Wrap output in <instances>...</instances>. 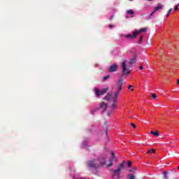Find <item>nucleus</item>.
<instances>
[{
    "instance_id": "1",
    "label": "nucleus",
    "mask_w": 179,
    "mask_h": 179,
    "mask_svg": "<svg viewBox=\"0 0 179 179\" xmlns=\"http://www.w3.org/2000/svg\"><path fill=\"white\" fill-rule=\"evenodd\" d=\"M122 83H124V80H122V78H120L116 82L117 90L116 92H113V104L112 105L113 108H117V99L120 96V93L121 90H122Z\"/></svg>"
},
{
    "instance_id": "2",
    "label": "nucleus",
    "mask_w": 179,
    "mask_h": 179,
    "mask_svg": "<svg viewBox=\"0 0 179 179\" xmlns=\"http://www.w3.org/2000/svg\"><path fill=\"white\" fill-rule=\"evenodd\" d=\"M100 108H102V113H106L107 111V108H108V104L106 103L105 102H101L99 103V108H96L91 111L92 114H94L96 111H98V110H100Z\"/></svg>"
},
{
    "instance_id": "3",
    "label": "nucleus",
    "mask_w": 179,
    "mask_h": 179,
    "mask_svg": "<svg viewBox=\"0 0 179 179\" xmlns=\"http://www.w3.org/2000/svg\"><path fill=\"white\" fill-rule=\"evenodd\" d=\"M87 164H88V166L91 169H99V167H100V164L96 162L95 159L88 161Z\"/></svg>"
},
{
    "instance_id": "4",
    "label": "nucleus",
    "mask_w": 179,
    "mask_h": 179,
    "mask_svg": "<svg viewBox=\"0 0 179 179\" xmlns=\"http://www.w3.org/2000/svg\"><path fill=\"white\" fill-rule=\"evenodd\" d=\"M104 100H106V101H109L110 103V108L112 110H115V108H113V104H114V101H113V92L111 94H108L105 97Z\"/></svg>"
},
{
    "instance_id": "5",
    "label": "nucleus",
    "mask_w": 179,
    "mask_h": 179,
    "mask_svg": "<svg viewBox=\"0 0 179 179\" xmlns=\"http://www.w3.org/2000/svg\"><path fill=\"white\" fill-rule=\"evenodd\" d=\"M122 66L123 74L120 76V78H122L123 75H129L130 72L128 71V69L127 68V63L125 62V61H124L122 63Z\"/></svg>"
},
{
    "instance_id": "6",
    "label": "nucleus",
    "mask_w": 179,
    "mask_h": 179,
    "mask_svg": "<svg viewBox=\"0 0 179 179\" xmlns=\"http://www.w3.org/2000/svg\"><path fill=\"white\" fill-rule=\"evenodd\" d=\"M113 162H117V158H115V154L114 152H111V157L109 159V164H108V167H111L113 166Z\"/></svg>"
},
{
    "instance_id": "7",
    "label": "nucleus",
    "mask_w": 179,
    "mask_h": 179,
    "mask_svg": "<svg viewBox=\"0 0 179 179\" xmlns=\"http://www.w3.org/2000/svg\"><path fill=\"white\" fill-rule=\"evenodd\" d=\"M137 36L138 35L136 34V32L135 31L133 32V34L124 35V37H125L126 38H129L130 40H134V38H136Z\"/></svg>"
},
{
    "instance_id": "8",
    "label": "nucleus",
    "mask_w": 179,
    "mask_h": 179,
    "mask_svg": "<svg viewBox=\"0 0 179 179\" xmlns=\"http://www.w3.org/2000/svg\"><path fill=\"white\" fill-rule=\"evenodd\" d=\"M117 69H118V65L117 64H114L109 67L108 72H110V73L117 72Z\"/></svg>"
},
{
    "instance_id": "9",
    "label": "nucleus",
    "mask_w": 179,
    "mask_h": 179,
    "mask_svg": "<svg viewBox=\"0 0 179 179\" xmlns=\"http://www.w3.org/2000/svg\"><path fill=\"white\" fill-rule=\"evenodd\" d=\"M107 160L106 159V158L103 157H99L98 158V164H99V166H104V164H106Z\"/></svg>"
},
{
    "instance_id": "10",
    "label": "nucleus",
    "mask_w": 179,
    "mask_h": 179,
    "mask_svg": "<svg viewBox=\"0 0 179 179\" xmlns=\"http://www.w3.org/2000/svg\"><path fill=\"white\" fill-rule=\"evenodd\" d=\"M163 4H158L157 7L155 8V10L151 13L150 16L152 15H155L157 10H160V9H162Z\"/></svg>"
},
{
    "instance_id": "11",
    "label": "nucleus",
    "mask_w": 179,
    "mask_h": 179,
    "mask_svg": "<svg viewBox=\"0 0 179 179\" xmlns=\"http://www.w3.org/2000/svg\"><path fill=\"white\" fill-rule=\"evenodd\" d=\"M138 58V55L134 54L133 55V58L130 59V61L129 62V64L130 65H134V64H135V61H136V59Z\"/></svg>"
},
{
    "instance_id": "12",
    "label": "nucleus",
    "mask_w": 179,
    "mask_h": 179,
    "mask_svg": "<svg viewBox=\"0 0 179 179\" xmlns=\"http://www.w3.org/2000/svg\"><path fill=\"white\" fill-rule=\"evenodd\" d=\"M135 31L136 32V34L138 36V34H140V33H145V31H148V28L146 27L141 28L138 30H136Z\"/></svg>"
},
{
    "instance_id": "13",
    "label": "nucleus",
    "mask_w": 179,
    "mask_h": 179,
    "mask_svg": "<svg viewBox=\"0 0 179 179\" xmlns=\"http://www.w3.org/2000/svg\"><path fill=\"white\" fill-rule=\"evenodd\" d=\"M110 171L113 173L114 176H120L121 173V171L118 168L117 169H110Z\"/></svg>"
},
{
    "instance_id": "14",
    "label": "nucleus",
    "mask_w": 179,
    "mask_h": 179,
    "mask_svg": "<svg viewBox=\"0 0 179 179\" xmlns=\"http://www.w3.org/2000/svg\"><path fill=\"white\" fill-rule=\"evenodd\" d=\"M94 92L96 97H100L101 96V91L99 89L95 88L94 90Z\"/></svg>"
},
{
    "instance_id": "15",
    "label": "nucleus",
    "mask_w": 179,
    "mask_h": 179,
    "mask_svg": "<svg viewBox=\"0 0 179 179\" xmlns=\"http://www.w3.org/2000/svg\"><path fill=\"white\" fill-rule=\"evenodd\" d=\"M124 166H125V162L123 161L122 163L120 164L117 169H119L120 171H121V170H122V169H124Z\"/></svg>"
},
{
    "instance_id": "16",
    "label": "nucleus",
    "mask_w": 179,
    "mask_h": 179,
    "mask_svg": "<svg viewBox=\"0 0 179 179\" xmlns=\"http://www.w3.org/2000/svg\"><path fill=\"white\" fill-rule=\"evenodd\" d=\"M126 13H127V15H131V17H134V13H135L134 12V10H128L126 11Z\"/></svg>"
},
{
    "instance_id": "17",
    "label": "nucleus",
    "mask_w": 179,
    "mask_h": 179,
    "mask_svg": "<svg viewBox=\"0 0 179 179\" xmlns=\"http://www.w3.org/2000/svg\"><path fill=\"white\" fill-rule=\"evenodd\" d=\"M100 92H101V96H103V94H106V93L108 92V89L104 88V89H102Z\"/></svg>"
},
{
    "instance_id": "18",
    "label": "nucleus",
    "mask_w": 179,
    "mask_h": 179,
    "mask_svg": "<svg viewBox=\"0 0 179 179\" xmlns=\"http://www.w3.org/2000/svg\"><path fill=\"white\" fill-rule=\"evenodd\" d=\"M127 178L128 179H135V176L132 175V173H129L127 175Z\"/></svg>"
},
{
    "instance_id": "19",
    "label": "nucleus",
    "mask_w": 179,
    "mask_h": 179,
    "mask_svg": "<svg viewBox=\"0 0 179 179\" xmlns=\"http://www.w3.org/2000/svg\"><path fill=\"white\" fill-rule=\"evenodd\" d=\"M150 134L152 135H154V136H159V132H157V131H151Z\"/></svg>"
},
{
    "instance_id": "20",
    "label": "nucleus",
    "mask_w": 179,
    "mask_h": 179,
    "mask_svg": "<svg viewBox=\"0 0 179 179\" xmlns=\"http://www.w3.org/2000/svg\"><path fill=\"white\" fill-rule=\"evenodd\" d=\"M155 152H156V150H155V149H151V150H148L147 154H148V155H150V154H152V153H155Z\"/></svg>"
},
{
    "instance_id": "21",
    "label": "nucleus",
    "mask_w": 179,
    "mask_h": 179,
    "mask_svg": "<svg viewBox=\"0 0 179 179\" xmlns=\"http://www.w3.org/2000/svg\"><path fill=\"white\" fill-rule=\"evenodd\" d=\"M108 79H110V76L103 77L102 82H106V80H108Z\"/></svg>"
},
{
    "instance_id": "22",
    "label": "nucleus",
    "mask_w": 179,
    "mask_h": 179,
    "mask_svg": "<svg viewBox=\"0 0 179 179\" xmlns=\"http://www.w3.org/2000/svg\"><path fill=\"white\" fill-rule=\"evenodd\" d=\"M142 40H143V36L141 35L139 38V41L138 42V44H142Z\"/></svg>"
},
{
    "instance_id": "23",
    "label": "nucleus",
    "mask_w": 179,
    "mask_h": 179,
    "mask_svg": "<svg viewBox=\"0 0 179 179\" xmlns=\"http://www.w3.org/2000/svg\"><path fill=\"white\" fill-rule=\"evenodd\" d=\"M173 11V8H170L168 11V13L166 14V17H169L170 16V13Z\"/></svg>"
},
{
    "instance_id": "24",
    "label": "nucleus",
    "mask_w": 179,
    "mask_h": 179,
    "mask_svg": "<svg viewBox=\"0 0 179 179\" xmlns=\"http://www.w3.org/2000/svg\"><path fill=\"white\" fill-rule=\"evenodd\" d=\"M163 175H164V179H169V178L167 177V171H164L163 173Z\"/></svg>"
},
{
    "instance_id": "25",
    "label": "nucleus",
    "mask_w": 179,
    "mask_h": 179,
    "mask_svg": "<svg viewBox=\"0 0 179 179\" xmlns=\"http://www.w3.org/2000/svg\"><path fill=\"white\" fill-rule=\"evenodd\" d=\"M151 96H152V99H156V97H157V95L155 93H152Z\"/></svg>"
},
{
    "instance_id": "26",
    "label": "nucleus",
    "mask_w": 179,
    "mask_h": 179,
    "mask_svg": "<svg viewBox=\"0 0 179 179\" xmlns=\"http://www.w3.org/2000/svg\"><path fill=\"white\" fill-rule=\"evenodd\" d=\"M132 87H134V86H132V85H129L128 89H129V90H131V92H134V89H133Z\"/></svg>"
},
{
    "instance_id": "27",
    "label": "nucleus",
    "mask_w": 179,
    "mask_h": 179,
    "mask_svg": "<svg viewBox=\"0 0 179 179\" xmlns=\"http://www.w3.org/2000/svg\"><path fill=\"white\" fill-rule=\"evenodd\" d=\"M127 166H128V167H131V166H132V162L128 161Z\"/></svg>"
},
{
    "instance_id": "28",
    "label": "nucleus",
    "mask_w": 179,
    "mask_h": 179,
    "mask_svg": "<svg viewBox=\"0 0 179 179\" xmlns=\"http://www.w3.org/2000/svg\"><path fill=\"white\" fill-rule=\"evenodd\" d=\"M178 6H179V3L176 4L175 9H174L175 11L178 10Z\"/></svg>"
},
{
    "instance_id": "29",
    "label": "nucleus",
    "mask_w": 179,
    "mask_h": 179,
    "mask_svg": "<svg viewBox=\"0 0 179 179\" xmlns=\"http://www.w3.org/2000/svg\"><path fill=\"white\" fill-rule=\"evenodd\" d=\"M131 125L133 127V128H136V125H135V124L131 123Z\"/></svg>"
},
{
    "instance_id": "30",
    "label": "nucleus",
    "mask_w": 179,
    "mask_h": 179,
    "mask_svg": "<svg viewBox=\"0 0 179 179\" xmlns=\"http://www.w3.org/2000/svg\"><path fill=\"white\" fill-rule=\"evenodd\" d=\"M111 111H108L107 113L108 117H110V115H111Z\"/></svg>"
},
{
    "instance_id": "31",
    "label": "nucleus",
    "mask_w": 179,
    "mask_h": 179,
    "mask_svg": "<svg viewBox=\"0 0 179 179\" xmlns=\"http://www.w3.org/2000/svg\"><path fill=\"white\" fill-rule=\"evenodd\" d=\"M113 27H115V26L113 25V24H110V25H109V29H113Z\"/></svg>"
},
{
    "instance_id": "32",
    "label": "nucleus",
    "mask_w": 179,
    "mask_h": 179,
    "mask_svg": "<svg viewBox=\"0 0 179 179\" xmlns=\"http://www.w3.org/2000/svg\"><path fill=\"white\" fill-rule=\"evenodd\" d=\"M139 69H141V71H142V69H143V66H140Z\"/></svg>"
},
{
    "instance_id": "33",
    "label": "nucleus",
    "mask_w": 179,
    "mask_h": 179,
    "mask_svg": "<svg viewBox=\"0 0 179 179\" xmlns=\"http://www.w3.org/2000/svg\"><path fill=\"white\" fill-rule=\"evenodd\" d=\"M113 19H114V15H112V16L110 17V20H113Z\"/></svg>"
},
{
    "instance_id": "34",
    "label": "nucleus",
    "mask_w": 179,
    "mask_h": 179,
    "mask_svg": "<svg viewBox=\"0 0 179 179\" xmlns=\"http://www.w3.org/2000/svg\"><path fill=\"white\" fill-rule=\"evenodd\" d=\"M129 171L130 173H132V171H134L131 170V169H129Z\"/></svg>"
},
{
    "instance_id": "35",
    "label": "nucleus",
    "mask_w": 179,
    "mask_h": 179,
    "mask_svg": "<svg viewBox=\"0 0 179 179\" xmlns=\"http://www.w3.org/2000/svg\"><path fill=\"white\" fill-rule=\"evenodd\" d=\"M177 85H179V79L177 81Z\"/></svg>"
},
{
    "instance_id": "36",
    "label": "nucleus",
    "mask_w": 179,
    "mask_h": 179,
    "mask_svg": "<svg viewBox=\"0 0 179 179\" xmlns=\"http://www.w3.org/2000/svg\"><path fill=\"white\" fill-rule=\"evenodd\" d=\"M134 171H136V168H134Z\"/></svg>"
},
{
    "instance_id": "37",
    "label": "nucleus",
    "mask_w": 179,
    "mask_h": 179,
    "mask_svg": "<svg viewBox=\"0 0 179 179\" xmlns=\"http://www.w3.org/2000/svg\"><path fill=\"white\" fill-rule=\"evenodd\" d=\"M178 169L179 170V166H178Z\"/></svg>"
},
{
    "instance_id": "38",
    "label": "nucleus",
    "mask_w": 179,
    "mask_h": 179,
    "mask_svg": "<svg viewBox=\"0 0 179 179\" xmlns=\"http://www.w3.org/2000/svg\"><path fill=\"white\" fill-rule=\"evenodd\" d=\"M129 1H133V0H129Z\"/></svg>"
}]
</instances>
